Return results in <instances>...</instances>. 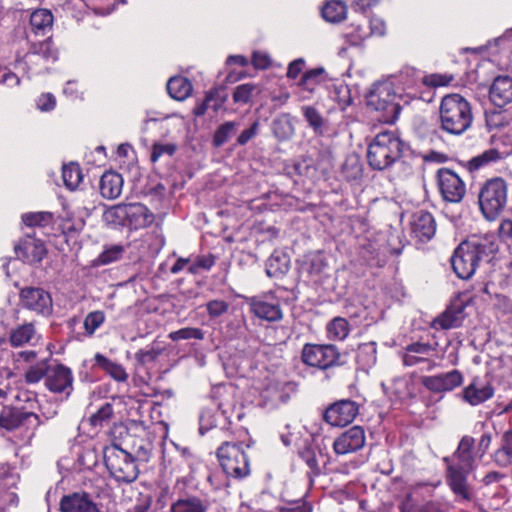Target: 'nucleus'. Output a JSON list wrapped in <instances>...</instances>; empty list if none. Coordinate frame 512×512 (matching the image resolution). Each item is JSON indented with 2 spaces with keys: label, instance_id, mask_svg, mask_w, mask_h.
<instances>
[{
  "label": "nucleus",
  "instance_id": "41",
  "mask_svg": "<svg viewBox=\"0 0 512 512\" xmlns=\"http://www.w3.org/2000/svg\"><path fill=\"white\" fill-rule=\"evenodd\" d=\"M469 471L462 470L457 465L448 468V481L451 489L459 495H463L466 491L465 474Z\"/></svg>",
  "mask_w": 512,
  "mask_h": 512
},
{
  "label": "nucleus",
  "instance_id": "4",
  "mask_svg": "<svg viewBox=\"0 0 512 512\" xmlns=\"http://www.w3.org/2000/svg\"><path fill=\"white\" fill-rule=\"evenodd\" d=\"M399 95L391 81L377 82L367 95V105L375 111L381 112V120L394 123L400 113L401 104Z\"/></svg>",
  "mask_w": 512,
  "mask_h": 512
},
{
  "label": "nucleus",
  "instance_id": "36",
  "mask_svg": "<svg viewBox=\"0 0 512 512\" xmlns=\"http://www.w3.org/2000/svg\"><path fill=\"white\" fill-rule=\"evenodd\" d=\"M357 363L362 368L372 367L377 360V345L375 342H367L359 345L356 355Z\"/></svg>",
  "mask_w": 512,
  "mask_h": 512
},
{
  "label": "nucleus",
  "instance_id": "45",
  "mask_svg": "<svg viewBox=\"0 0 512 512\" xmlns=\"http://www.w3.org/2000/svg\"><path fill=\"white\" fill-rule=\"evenodd\" d=\"M22 222L28 227H45L52 223L53 214L46 211L28 212L22 215Z\"/></svg>",
  "mask_w": 512,
  "mask_h": 512
},
{
  "label": "nucleus",
  "instance_id": "44",
  "mask_svg": "<svg viewBox=\"0 0 512 512\" xmlns=\"http://www.w3.org/2000/svg\"><path fill=\"white\" fill-rule=\"evenodd\" d=\"M103 218L106 223L114 226L127 225V204H118L107 209Z\"/></svg>",
  "mask_w": 512,
  "mask_h": 512
},
{
  "label": "nucleus",
  "instance_id": "34",
  "mask_svg": "<svg viewBox=\"0 0 512 512\" xmlns=\"http://www.w3.org/2000/svg\"><path fill=\"white\" fill-rule=\"evenodd\" d=\"M493 459L500 467H507L512 463V429L503 433L501 446L495 451Z\"/></svg>",
  "mask_w": 512,
  "mask_h": 512
},
{
  "label": "nucleus",
  "instance_id": "17",
  "mask_svg": "<svg viewBox=\"0 0 512 512\" xmlns=\"http://www.w3.org/2000/svg\"><path fill=\"white\" fill-rule=\"evenodd\" d=\"M358 412L359 407L356 402L340 400L326 409L324 419L331 426H346L355 419Z\"/></svg>",
  "mask_w": 512,
  "mask_h": 512
},
{
  "label": "nucleus",
  "instance_id": "7",
  "mask_svg": "<svg viewBox=\"0 0 512 512\" xmlns=\"http://www.w3.org/2000/svg\"><path fill=\"white\" fill-rule=\"evenodd\" d=\"M507 204V184L502 178H492L479 193L480 209L487 220L496 219Z\"/></svg>",
  "mask_w": 512,
  "mask_h": 512
},
{
  "label": "nucleus",
  "instance_id": "43",
  "mask_svg": "<svg viewBox=\"0 0 512 512\" xmlns=\"http://www.w3.org/2000/svg\"><path fill=\"white\" fill-rule=\"evenodd\" d=\"M51 365L48 360H41L30 366L25 372V381L29 384H36L48 375Z\"/></svg>",
  "mask_w": 512,
  "mask_h": 512
},
{
  "label": "nucleus",
  "instance_id": "60",
  "mask_svg": "<svg viewBox=\"0 0 512 512\" xmlns=\"http://www.w3.org/2000/svg\"><path fill=\"white\" fill-rule=\"evenodd\" d=\"M323 73V69L310 70L303 74L300 85L309 91H313L317 83V78Z\"/></svg>",
  "mask_w": 512,
  "mask_h": 512
},
{
  "label": "nucleus",
  "instance_id": "49",
  "mask_svg": "<svg viewBox=\"0 0 512 512\" xmlns=\"http://www.w3.org/2000/svg\"><path fill=\"white\" fill-rule=\"evenodd\" d=\"M303 115L309 125L316 133H322L324 127V119L321 114L311 106H304L302 108Z\"/></svg>",
  "mask_w": 512,
  "mask_h": 512
},
{
  "label": "nucleus",
  "instance_id": "11",
  "mask_svg": "<svg viewBox=\"0 0 512 512\" xmlns=\"http://www.w3.org/2000/svg\"><path fill=\"white\" fill-rule=\"evenodd\" d=\"M44 424L41 416L22 408L5 406L0 413V427L12 431L20 426L36 429Z\"/></svg>",
  "mask_w": 512,
  "mask_h": 512
},
{
  "label": "nucleus",
  "instance_id": "33",
  "mask_svg": "<svg viewBox=\"0 0 512 512\" xmlns=\"http://www.w3.org/2000/svg\"><path fill=\"white\" fill-rule=\"evenodd\" d=\"M463 320V309L458 308H448L444 313H442L439 317L433 320L432 326L435 328L441 329H451L455 327H459Z\"/></svg>",
  "mask_w": 512,
  "mask_h": 512
},
{
  "label": "nucleus",
  "instance_id": "22",
  "mask_svg": "<svg viewBox=\"0 0 512 512\" xmlns=\"http://www.w3.org/2000/svg\"><path fill=\"white\" fill-rule=\"evenodd\" d=\"M411 231L419 241L426 242L436 233V222L430 212L419 210L412 215Z\"/></svg>",
  "mask_w": 512,
  "mask_h": 512
},
{
  "label": "nucleus",
  "instance_id": "26",
  "mask_svg": "<svg viewBox=\"0 0 512 512\" xmlns=\"http://www.w3.org/2000/svg\"><path fill=\"white\" fill-rule=\"evenodd\" d=\"M474 445V438L468 435L463 436L459 442L454 458L457 461L456 465L462 470L472 471L476 459H480L477 451H474Z\"/></svg>",
  "mask_w": 512,
  "mask_h": 512
},
{
  "label": "nucleus",
  "instance_id": "54",
  "mask_svg": "<svg viewBox=\"0 0 512 512\" xmlns=\"http://www.w3.org/2000/svg\"><path fill=\"white\" fill-rule=\"evenodd\" d=\"M124 252V248L121 245H114L106 250H104L98 256V263L101 265H107L112 262L119 260Z\"/></svg>",
  "mask_w": 512,
  "mask_h": 512
},
{
  "label": "nucleus",
  "instance_id": "37",
  "mask_svg": "<svg viewBox=\"0 0 512 512\" xmlns=\"http://www.w3.org/2000/svg\"><path fill=\"white\" fill-rule=\"evenodd\" d=\"M326 331L330 340L343 341L349 335V323L343 317H335L327 324Z\"/></svg>",
  "mask_w": 512,
  "mask_h": 512
},
{
  "label": "nucleus",
  "instance_id": "23",
  "mask_svg": "<svg viewBox=\"0 0 512 512\" xmlns=\"http://www.w3.org/2000/svg\"><path fill=\"white\" fill-rule=\"evenodd\" d=\"M489 98L495 106H505L512 102V77L497 76L489 89Z\"/></svg>",
  "mask_w": 512,
  "mask_h": 512
},
{
  "label": "nucleus",
  "instance_id": "25",
  "mask_svg": "<svg viewBox=\"0 0 512 512\" xmlns=\"http://www.w3.org/2000/svg\"><path fill=\"white\" fill-rule=\"evenodd\" d=\"M209 501L191 493L180 494L170 505L169 512H207Z\"/></svg>",
  "mask_w": 512,
  "mask_h": 512
},
{
  "label": "nucleus",
  "instance_id": "19",
  "mask_svg": "<svg viewBox=\"0 0 512 512\" xmlns=\"http://www.w3.org/2000/svg\"><path fill=\"white\" fill-rule=\"evenodd\" d=\"M365 442L364 429L360 426H353L334 440L333 449L337 455H345L362 449Z\"/></svg>",
  "mask_w": 512,
  "mask_h": 512
},
{
  "label": "nucleus",
  "instance_id": "2",
  "mask_svg": "<svg viewBox=\"0 0 512 512\" xmlns=\"http://www.w3.org/2000/svg\"><path fill=\"white\" fill-rule=\"evenodd\" d=\"M439 120L444 132L455 136L464 134L473 123L470 102L457 93L444 96L439 107Z\"/></svg>",
  "mask_w": 512,
  "mask_h": 512
},
{
  "label": "nucleus",
  "instance_id": "5",
  "mask_svg": "<svg viewBox=\"0 0 512 512\" xmlns=\"http://www.w3.org/2000/svg\"><path fill=\"white\" fill-rule=\"evenodd\" d=\"M216 454L228 477L240 480L250 475V461L242 443L224 442L218 447Z\"/></svg>",
  "mask_w": 512,
  "mask_h": 512
},
{
  "label": "nucleus",
  "instance_id": "9",
  "mask_svg": "<svg viewBox=\"0 0 512 512\" xmlns=\"http://www.w3.org/2000/svg\"><path fill=\"white\" fill-rule=\"evenodd\" d=\"M249 311L258 319L267 322H278L283 318L279 300L271 293L247 298Z\"/></svg>",
  "mask_w": 512,
  "mask_h": 512
},
{
  "label": "nucleus",
  "instance_id": "13",
  "mask_svg": "<svg viewBox=\"0 0 512 512\" xmlns=\"http://www.w3.org/2000/svg\"><path fill=\"white\" fill-rule=\"evenodd\" d=\"M437 178L440 193L445 201L458 203L463 199L466 186L454 171L441 168L437 172Z\"/></svg>",
  "mask_w": 512,
  "mask_h": 512
},
{
  "label": "nucleus",
  "instance_id": "48",
  "mask_svg": "<svg viewBox=\"0 0 512 512\" xmlns=\"http://www.w3.org/2000/svg\"><path fill=\"white\" fill-rule=\"evenodd\" d=\"M168 337L172 341H180V340H187V339L202 340V339H204V332L199 328L185 327V328L170 332Z\"/></svg>",
  "mask_w": 512,
  "mask_h": 512
},
{
  "label": "nucleus",
  "instance_id": "12",
  "mask_svg": "<svg viewBox=\"0 0 512 512\" xmlns=\"http://www.w3.org/2000/svg\"><path fill=\"white\" fill-rule=\"evenodd\" d=\"M331 168L332 158L327 152H319L315 158L312 156L305 157L294 165L298 175L312 180H319L321 177H325Z\"/></svg>",
  "mask_w": 512,
  "mask_h": 512
},
{
  "label": "nucleus",
  "instance_id": "32",
  "mask_svg": "<svg viewBox=\"0 0 512 512\" xmlns=\"http://www.w3.org/2000/svg\"><path fill=\"white\" fill-rule=\"evenodd\" d=\"M94 360L96 365L109 374L114 380L125 382L128 379V374L121 364L113 362L101 353H96Z\"/></svg>",
  "mask_w": 512,
  "mask_h": 512
},
{
  "label": "nucleus",
  "instance_id": "28",
  "mask_svg": "<svg viewBox=\"0 0 512 512\" xmlns=\"http://www.w3.org/2000/svg\"><path fill=\"white\" fill-rule=\"evenodd\" d=\"M154 220L148 208L139 203L127 204V225L139 229L150 225Z\"/></svg>",
  "mask_w": 512,
  "mask_h": 512
},
{
  "label": "nucleus",
  "instance_id": "39",
  "mask_svg": "<svg viewBox=\"0 0 512 512\" xmlns=\"http://www.w3.org/2000/svg\"><path fill=\"white\" fill-rule=\"evenodd\" d=\"M62 179L69 190H75L82 182L83 174L78 163L71 162L63 165Z\"/></svg>",
  "mask_w": 512,
  "mask_h": 512
},
{
  "label": "nucleus",
  "instance_id": "3",
  "mask_svg": "<svg viewBox=\"0 0 512 512\" xmlns=\"http://www.w3.org/2000/svg\"><path fill=\"white\" fill-rule=\"evenodd\" d=\"M403 149L404 142L396 133H378L368 146V163L375 170L386 169L401 157Z\"/></svg>",
  "mask_w": 512,
  "mask_h": 512
},
{
  "label": "nucleus",
  "instance_id": "18",
  "mask_svg": "<svg viewBox=\"0 0 512 512\" xmlns=\"http://www.w3.org/2000/svg\"><path fill=\"white\" fill-rule=\"evenodd\" d=\"M24 59L29 69H32L33 65L45 67L46 63L55 62L58 59V52L52 40L47 38L40 42H33Z\"/></svg>",
  "mask_w": 512,
  "mask_h": 512
},
{
  "label": "nucleus",
  "instance_id": "51",
  "mask_svg": "<svg viewBox=\"0 0 512 512\" xmlns=\"http://www.w3.org/2000/svg\"><path fill=\"white\" fill-rule=\"evenodd\" d=\"M330 97L343 109L351 103L350 91L347 85H334Z\"/></svg>",
  "mask_w": 512,
  "mask_h": 512
},
{
  "label": "nucleus",
  "instance_id": "35",
  "mask_svg": "<svg viewBox=\"0 0 512 512\" xmlns=\"http://www.w3.org/2000/svg\"><path fill=\"white\" fill-rule=\"evenodd\" d=\"M167 91L173 99L184 100L190 95L192 84L184 77H172L167 83Z\"/></svg>",
  "mask_w": 512,
  "mask_h": 512
},
{
  "label": "nucleus",
  "instance_id": "14",
  "mask_svg": "<svg viewBox=\"0 0 512 512\" xmlns=\"http://www.w3.org/2000/svg\"><path fill=\"white\" fill-rule=\"evenodd\" d=\"M20 300L26 309L42 316H49L53 311L50 293L38 287H25L20 291Z\"/></svg>",
  "mask_w": 512,
  "mask_h": 512
},
{
  "label": "nucleus",
  "instance_id": "46",
  "mask_svg": "<svg viewBox=\"0 0 512 512\" xmlns=\"http://www.w3.org/2000/svg\"><path fill=\"white\" fill-rule=\"evenodd\" d=\"M239 124L234 121H228L220 125L214 133L213 145L215 147L223 146L231 135H233Z\"/></svg>",
  "mask_w": 512,
  "mask_h": 512
},
{
  "label": "nucleus",
  "instance_id": "30",
  "mask_svg": "<svg viewBox=\"0 0 512 512\" xmlns=\"http://www.w3.org/2000/svg\"><path fill=\"white\" fill-rule=\"evenodd\" d=\"M123 178L119 173L105 172L100 179V193L106 199H116L120 196Z\"/></svg>",
  "mask_w": 512,
  "mask_h": 512
},
{
  "label": "nucleus",
  "instance_id": "40",
  "mask_svg": "<svg viewBox=\"0 0 512 512\" xmlns=\"http://www.w3.org/2000/svg\"><path fill=\"white\" fill-rule=\"evenodd\" d=\"M165 350V346L160 341H153L144 349H140L135 353V359L141 365L155 361Z\"/></svg>",
  "mask_w": 512,
  "mask_h": 512
},
{
  "label": "nucleus",
  "instance_id": "58",
  "mask_svg": "<svg viewBox=\"0 0 512 512\" xmlns=\"http://www.w3.org/2000/svg\"><path fill=\"white\" fill-rule=\"evenodd\" d=\"M0 84L9 88L20 85V77L7 66L0 65Z\"/></svg>",
  "mask_w": 512,
  "mask_h": 512
},
{
  "label": "nucleus",
  "instance_id": "55",
  "mask_svg": "<svg viewBox=\"0 0 512 512\" xmlns=\"http://www.w3.org/2000/svg\"><path fill=\"white\" fill-rule=\"evenodd\" d=\"M176 150L177 146L174 143H154L152 146L151 161L155 163L164 155L172 156Z\"/></svg>",
  "mask_w": 512,
  "mask_h": 512
},
{
  "label": "nucleus",
  "instance_id": "52",
  "mask_svg": "<svg viewBox=\"0 0 512 512\" xmlns=\"http://www.w3.org/2000/svg\"><path fill=\"white\" fill-rule=\"evenodd\" d=\"M369 36L370 33L368 32L367 27L358 24L353 27L352 31L345 34V39L351 46H359Z\"/></svg>",
  "mask_w": 512,
  "mask_h": 512
},
{
  "label": "nucleus",
  "instance_id": "57",
  "mask_svg": "<svg viewBox=\"0 0 512 512\" xmlns=\"http://www.w3.org/2000/svg\"><path fill=\"white\" fill-rule=\"evenodd\" d=\"M255 86L250 83L239 85L235 88L233 93V100L235 103H248Z\"/></svg>",
  "mask_w": 512,
  "mask_h": 512
},
{
  "label": "nucleus",
  "instance_id": "62",
  "mask_svg": "<svg viewBox=\"0 0 512 512\" xmlns=\"http://www.w3.org/2000/svg\"><path fill=\"white\" fill-rule=\"evenodd\" d=\"M36 105L39 110L48 112L55 108L56 99L53 94L44 93L37 98Z\"/></svg>",
  "mask_w": 512,
  "mask_h": 512
},
{
  "label": "nucleus",
  "instance_id": "16",
  "mask_svg": "<svg viewBox=\"0 0 512 512\" xmlns=\"http://www.w3.org/2000/svg\"><path fill=\"white\" fill-rule=\"evenodd\" d=\"M60 512H103L101 505L94 501L91 494L79 491L62 496Z\"/></svg>",
  "mask_w": 512,
  "mask_h": 512
},
{
  "label": "nucleus",
  "instance_id": "59",
  "mask_svg": "<svg viewBox=\"0 0 512 512\" xmlns=\"http://www.w3.org/2000/svg\"><path fill=\"white\" fill-rule=\"evenodd\" d=\"M279 512H312V506L307 501L298 499L287 502L279 508Z\"/></svg>",
  "mask_w": 512,
  "mask_h": 512
},
{
  "label": "nucleus",
  "instance_id": "61",
  "mask_svg": "<svg viewBox=\"0 0 512 512\" xmlns=\"http://www.w3.org/2000/svg\"><path fill=\"white\" fill-rule=\"evenodd\" d=\"M206 307L211 317H219L228 311L229 305L223 300H211Z\"/></svg>",
  "mask_w": 512,
  "mask_h": 512
},
{
  "label": "nucleus",
  "instance_id": "21",
  "mask_svg": "<svg viewBox=\"0 0 512 512\" xmlns=\"http://www.w3.org/2000/svg\"><path fill=\"white\" fill-rule=\"evenodd\" d=\"M463 380V374L459 370L454 369L446 373L425 376L422 378V384L428 390L440 393L454 390L462 385Z\"/></svg>",
  "mask_w": 512,
  "mask_h": 512
},
{
  "label": "nucleus",
  "instance_id": "27",
  "mask_svg": "<svg viewBox=\"0 0 512 512\" xmlns=\"http://www.w3.org/2000/svg\"><path fill=\"white\" fill-rule=\"evenodd\" d=\"M508 155L509 153L505 149L492 147L470 159L468 167L471 171L479 170L504 160Z\"/></svg>",
  "mask_w": 512,
  "mask_h": 512
},
{
  "label": "nucleus",
  "instance_id": "63",
  "mask_svg": "<svg viewBox=\"0 0 512 512\" xmlns=\"http://www.w3.org/2000/svg\"><path fill=\"white\" fill-rule=\"evenodd\" d=\"M368 32L371 35L383 36L385 34L386 25L383 19L380 17L373 16L368 21Z\"/></svg>",
  "mask_w": 512,
  "mask_h": 512
},
{
  "label": "nucleus",
  "instance_id": "10",
  "mask_svg": "<svg viewBox=\"0 0 512 512\" xmlns=\"http://www.w3.org/2000/svg\"><path fill=\"white\" fill-rule=\"evenodd\" d=\"M45 378V387L53 394L68 399L74 390V375L72 370L61 363L52 364Z\"/></svg>",
  "mask_w": 512,
  "mask_h": 512
},
{
  "label": "nucleus",
  "instance_id": "53",
  "mask_svg": "<svg viewBox=\"0 0 512 512\" xmlns=\"http://www.w3.org/2000/svg\"><path fill=\"white\" fill-rule=\"evenodd\" d=\"M299 455L301 459L307 464V466L311 469L314 475H319L321 473V469L319 466V461L316 455L315 450L312 447H304Z\"/></svg>",
  "mask_w": 512,
  "mask_h": 512
},
{
  "label": "nucleus",
  "instance_id": "24",
  "mask_svg": "<svg viewBox=\"0 0 512 512\" xmlns=\"http://www.w3.org/2000/svg\"><path fill=\"white\" fill-rule=\"evenodd\" d=\"M493 395V387L490 384L483 383L478 379H474L461 392L463 401L471 406L480 405L491 399Z\"/></svg>",
  "mask_w": 512,
  "mask_h": 512
},
{
  "label": "nucleus",
  "instance_id": "42",
  "mask_svg": "<svg viewBox=\"0 0 512 512\" xmlns=\"http://www.w3.org/2000/svg\"><path fill=\"white\" fill-rule=\"evenodd\" d=\"M53 23V15L47 9H37L30 16V25L35 33L50 28Z\"/></svg>",
  "mask_w": 512,
  "mask_h": 512
},
{
  "label": "nucleus",
  "instance_id": "64",
  "mask_svg": "<svg viewBox=\"0 0 512 512\" xmlns=\"http://www.w3.org/2000/svg\"><path fill=\"white\" fill-rule=\"evenodd\" d=\"M17 494L12 490H5L0 487V512H5L7 506L16 504Z\"/></svg>",
  "mask_w": 512,
  "mask_h": 512
},
{
  "label": "nucleus",
  "instance_id": "38",
  "mask_svg": "<svg viewBox=\"0 0 512 512\" xmlns=\"http://www.w3.org/2000/svg\"><path fill=\"white\" fill-rule=\"evenodd\" d=\"M346 13H347L346 5L339 0L329 1L322 8L323 18L326 21L332 22V23L341 22L343 19H345Z\"/></svg>",
  "mask_w": 512,
  "mask_h": 512
},
{
  "label": "nucleus",
  "instance_id": "29",
  "mask_svg": "<svg viewBox=\"0 0 512 512\" xmlns=\"http://www.w3.org/2000/svg\"><path fill=\"white\" fill-rule=\"evenodd\" d=\"M39 337L34 324L25 323L11 330L9 340L12 346L21 347L26 344L34 345L38 342Z\"/></svg>",
  "mask_w": 512,
  "mask_h": 512
},
{
  "label": "nucleus",
  "instance_id": "31",
  "mask_svg": "<svg viewBox=\"0 0 512 512\" xmlns=\"http://www.w3.org/2000/svg\"><path fill=\"white\" fill-rule=\"evenodd\" d=\"M290 259L286 253L275 251L268 258L266 273L269 277H282L289 271Z\"/></svg>",
  "mask_w": 512,
  "mask_h": 512
},
{
  "label": "nucleus",
  "instance_id": "8",
  "mask_svg": "<svg viewBox=\"0 0 512 512\" xmlns=\"http://www.w3.org/2000/svg\"><path fill=\"white\" fill-rule=\"evenodd\" d=\"M301 359L304 364L321 370L342 364L341 354L332 344L307 343L302 348Z\"/></svg>",
  "mask_w": 512,
  "mask_h": 512
},
{
  "label": "nucleus",
  "instance_id": "20",
  "mask_svg": "<svg viewBox=\"0 0 512 512\" xmlns=\"http://www.w3.org/2000/svg\"><path fill=\"white\" fill-rule=\"evenodd\" d=\"M14 251L18 259L29 264L41 262L47 254L43 241L31 235L20 240Z\"/></svg>",
  "mask_w": 512,
  "mask_h": 512
},
{
  "label": "nucleus",
  "instance_id": "56",
  "mask_svg": "<svg viewBox=\"0 0 512 512\" xmlns=\"http://www.w3.org/2000/svg\"><path fill=\"white\" fill-rule=\"evenodd\" d=\"M307 265V271L311 275H320L325 271L327 267V263L320 253L310 255L307 261Z\"/></svg>",
  "mask_w": 512,
  "mask_h": 512
},
{
  "label": "nucleus",
  "instance_id": "6",
  "mask_svg": "<svg viewBox=\"0 0 512 512\" xmlns=\"http://www.w3.org/2000/svg\"><path fill=\"white\" fill-rule=\"evenodd\" d=\"M104 462L111 476L118 482L132 483L139 474L135 459L117 445L104 450Z\"/></svg>",
  "mask_w": 512,
  "mask_h": 512
},
{
  "label": "nucleus",
  "instance_id": "15",
  "mask_svg": "<svg viewBox=\"0 0 512 512\" xmlns=\"http://www.w3.org/2000/svg\"><path fill=\"white\" fill-rule=\"evenodd\" d=\"M437 351V343L413 342L405 348L402 361L405 366L427 364V370H432L436 363L430 359Z\"/></svg>",
  "mask_w": 512,
  "mask_h": 512
},
{
  "label": "nucleus",
  "instance_id": "50",
  "mask_svg": "<svg viewBox=\"0 0 512 512\" xmlns=\"http://www.w3.org/2000/svg\"><path fill=\"white\" fill-rule=\"evenodd\" d=\"M105 315L102 311H93L87 314L84 319V329L88 335L94 332L104 323Z\"/></svg>",
  "mask_w": 512,
  "mask_h": 512
},
{
  "label": "nucleus",
  "instance_id": "47",
  "mask_svg": "<svg viewBox=\"0 0 512 512\" xmlns=\"http://www.w3.org/2000/svg\"><path fill=\"white\" fill-rule=\"evenodd\" d=\"M114 414L111 403H104L95 413L90 416V423L94 427H103L108 424Z\"/></svg>",
  "mask_w": 512,
  "mask_h": 512
},
{
  "label": "nucleus",
  "instance_id": "1",
  "mask_svg": "<svg viewBox=\"0 0 512 512\" xmlns=\"http://www.w3.org/2000/svg\"><path fill=\"white\" fill-rule=\"evenodd\" d=\"M497 250V243L487 237H474L463 241L451 257L452 268L459 278L469 279L474 275L479 263L489 262Z\"/></svg>",
  "mask_w": 512,
  "mask_h": 512
}]
</instances>
